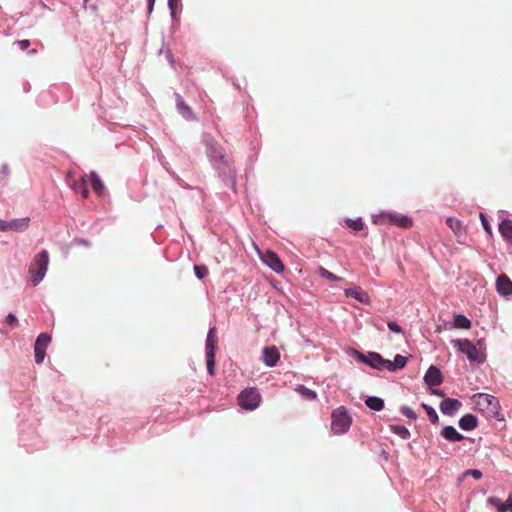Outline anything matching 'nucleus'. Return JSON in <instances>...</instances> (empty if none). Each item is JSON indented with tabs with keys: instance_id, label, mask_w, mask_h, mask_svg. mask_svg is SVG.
Instances as JSON below:
<instances>
[{
	"instance_id": "14",
	"label": "nucleus",
	"mask_w": 512,
	"mask_h": 512,
	"mask_svg": "<svg viewBox=\"0 0 512 512\" xmlns=\"http://www.w3.org/2000/svg\"><path fill=\"white\" fill-rule=\"evenodd\" d=\"M443 376L441 371L436 366H430L427 370L424 381L428 386H437L442 383Z\"/></svg>"
},
{
	"instance_id": "31",
	"label": "nucleus",
	"mask_w": 512,
	"mask_h": 512,
	"mask_svg": "<svg viewBox=\"0 0 512 512\" xmlns=\"http://www.w3.org/2000/svg\"><path fill=\"white\" fill-rule=\"evenodd\" d=\"M407 363V358L402 355H396L393 361V365L395 367V371L398 369H402L405 367Z\"/></svg>"
},
{
	"instance_id": "8",
	"label": "nucleus",
	"mask_w": 512,
	"mask_h": 512,
	"mask_svg": "<svg viewBox=\"0 0 512 512\" xmlns=\"http://www.w3.org/2000/svg\"><path fill=\"white\" fill-rule=\"evenodd\" d=\"M88 175H84L79 180H75L72 178L69 173L67 176L68 185L75 191L81 194L83 198H87L89 195V190L87 188Z\"/></svg>"
},
{
	"instance_id": "46",
	"label": "nucleus",
	"mask_w": 512,
	"mask_h": 512,
	"mask_svg": "<svg viewBox=\"0 0 512 512\" xmlns=\"http://www.w3.org/2000/svg\"><path fill=\"white\" fill-rule=\"evenodd\" d=\"M38 53V51L36 49H31L29 51V54H32V55H36Z\"/></svg>"
},
{
	"instance_id": "41",
	"label": "nucleus",
	"mask_w": 512,
	"mask_h": 512,
	"mask_svg": "<svg viewBox=\"0 0 512 512\" xmlns=\"http://www.w3.org/2000/svg\"><path fill=\"white\" fill-rule=\"evenodd\" d=\"M461 406V403L456 399L450 398V411L457 410Z\"/></svg>"
},
{
	"instance_id": "22",
	"label": "nucleus",
	"mask_w": 512,
	"mask_h": 512,
	"mask_svg": "<svg viewBox=\"0 0 512 512\" xmlns=\"http://www.w3.org/2000/svg\"><path fill=\"white\" fill-rule=\"evenodd\" d=\"M471 321L462 314H456L454 315L453 319V327L456 329H470L471 328Z\"/></svg>"
},
{
	"instance_id": "34",
	"label": "nucleus",
	"mask_w": 512,
	"mask_h": 512,
	"mask_svg": "<svg viewBox=\"0 0 512 512\" xmlns=\"http://www.w3.org/2000/svg\"><path fill=\"white\" fill-rule=\"evenodd\" d=\"M463 436L452 426H450V442L460 441Z\"/></svg>"
},
{
	"instance_id": "11",
	"label": "nucleus",
	"mask_w": 512,
	"mask_h": 512,
	"mask_svg": "<svg viewBox=\"0 0 512 512\" xmlns=\"http://www.w3.org/2000/svg\"><path fill=\"white\" fill-rule=\"evenodd\" d=\"M450 229L453 230L459 244H466L468 239L467 230L459 220H453L450 218Z\"/></svg>"
},
{
	"instance_id": "4",
	"label": "nucleus",
	"mask_w": 512,
	"mask_h": 512,
	"mask_svg": "<svg viewBox=\"0 0 512 512\" xmlns=\"http://www.w3.org/2000/svg\"><path fill=\"white\" fill-rule=\"evenodd\" d=\"M261 402V395L256 388H247L238 396V404L246 410L256 409Z\"/></svg>"
},
{
	"instance_id": "10",
	"label": "nucleus",
	"mask_w": 512,
	"mask_h": 512,
	"mask_svg": "<svg viewBox=\"0 0 512 512\" xmlns=\"http://www.w3.org/2000/svg\"><path fill=\"white\" fill-rule=\"evenodd\" d=\"M357 358L359 361L369 365L375 369H381V363L383 361V357L376 352H370L368 355H364L362 353L357 352Z\"/></svg>"
},
{
	"instance_id": "21",
	"label": "nucleus",
	"mask_w": 512,
	"mask_h": 512,
	"mask_svg": "<svg viewBox=\"0 0 512 512\" xmlns=\"http://www.w3.org/2000/svg\"><path fill=\"white\" fill-rule=\"evenodd\" d=\"M499 231L506 241L512 244V221L504 220L499 225Z\"/></svg>"
},
{
	"instance_id": "28",
	"label": "nucleus",
	"mask_w": 512,
	"mask_h": 512,
	"mask_svg": "<svg viewBox=\"0 0 512 512\" xmlns=\"http://www.w3.org/2000/svg\"><path fill=\"white\" fill-rule=\"evenodd\" d=\"M422 407L425 409L429 420L433 424L437 423L438 422V415H437L435 409H433L432 407L428 406L427 404H422Z\"/></svg>"
},
{
	"instance_id": "7",
	"label": "nucleus",
	"mask_w": 512,
	"mask_h": 512,
	"mask_svg": "<svg viewBox=\"0 0 512 512\" xmlns=\"http://www.w3.org/2000/svg\"><path fill=\"white\" fill-rule=\"evenodd\" d=\"M261 260L270 267L274 272L281 273L284 270V264L273 251H266L260 255Z\"/></svg>"
},
{
	"instance_id": "25",
	"label": "nucleus",
	"mask_w": 512,
	"mask_h": 512,
	"mask_svg": "<svg viewBox=\"0 0 512 512\" xmlns=\"http://www.w3.org/2000/svg\"><path fill=\"white\" fill-rule=\"evenodd\" d=\"M206 365L207 370L210 375H214L215 373V354L206 353Z\"/></svg>"
},
{
	"instance_id": "24",
	"label": "nucleus",
	"mask_w": 512,
	"mask_h": 512,
	"mask_svg": "<svg viewBox=\"0 0 512 512\" xmlns=\"http://www.w3.org/2000/svg\"><path fill=\"white\" fill-rule=\"evenodd\" d=\"M318 273L321 277L325 278L328 281H340L341 280L340 277L334 275L333 273H331L324 267H319Z\"/></svg>"
},
{
	"instance_id": "12",
	"label": "nucleus",
	"mask_w": 512,
	"mask_h": 512,
	"mask_svg": "<svg viewBox=\"0 0 512 512\" xmlns=\"http://www.w3.org/2000/svg\"><path fill=\"white\" fill-rule=\"evenodd\" d=\"M496 290L502 296H510L512 295V281L510 278L502 274L496 280Z\"/></svg>"
},
{
	"instance_id": "9",
	"label": "nucleus",
	"mask_w": 512,
	"mask_h": 512,
	"mask_svg": "<svg viewBox=\"0 0 512 512\" xmlns=\"http://www.w3.org/2000/svg\"><path fill=\"white\" fill-rule=\"evenodd\" d=\"M280 359V352L276 346L265 347L262 351V360L268 367H274Z\"/></svg>"
},
{
	"instance_id": "2",
	"label": "nucleus",
	"mask_w": 512,
	"mask_h": 512,
	"mask_svg": "<svg viewBox=\"0 0 512 512\" xmlns=\"http://www.w3.org/2000/svg\"><path fill=\"white\" fill-rule=\"evenodd\" d=\"M351 423L352 418L345 407L340 406L333 410L331 414V430L334 434H343L347 432Z\"/></svg>"
},
{
	"instance_id": "23",
	"label": "nucleus",
	"mask_w": 512,
	"mask_h": 512,
	"mask_svg": "<svg viewBox=\"0 0 512 512\" xmlns=\"http://www.w3.org/2000/svg\"><path fill=\"white\" fill-rule=\"evenodd\" d=\"M365 404L367 407H369L370 409H372L374 411H381L384 408L383 399L376 397V396L368 397L365 400Z\"/></svg>"
},
{
	"instance_id": "19",
	"label": "nucleus",
	"mask_w": 512,
	"mask_h": 512,
	"mask_svg": "<svg viewBox=\"0 0 512 512\" xmlns=\"http://www.w3.org/2000/svg\"><path fill=\"white\" fill-rule=\"evenodd\" d=\"M88 178L90 180L91 187L95 191V193L98 196H102L105 191V186H104L103 182L101 181L100 177L97 175V173L91 172L90 175L88 176Z\"/></svg>"
},
{
	"instance_id": "39",
	"label": "nucleus",
	"mask_w": 512,
	"mask_h": 512,
	"mask_svg": "<svg viewBox=\"0 0 512 512\" xmlns=\"http://www.w3.org/2000/svg\"><path fill=\"white\" fill-rule=\"evenodd\" d=\"M16 44L19 45L20 49L21 50H27L30 46V41L29 40H19L16 42Z\"/></svg>"
},
{
	"instance_id": "37",
	"label": "nucleus",
	"mask_w": 512,
	"mask_h": 512,
	"mask_svg": "<svg viewBox=\"0 0 512 512\" xmlns=\"http://www.w3.org/2000/svg\"><path fill=\"white\" fill-rule=\"evenodd\" d=\"M386 368L389 371H395V367L393 365V361L386 360L383 358V361L381 363V369Z\"/></svg>"
},
{
	"instance_id": "15",
	"label": "nucleus",
	"mask_w": 512,
	"mask_h": 512,
	"mask_svg": "<svg viewBox=\"0 0 512 512\" xmlns=\"http://www.w3.org/2000/svg\"><path fill=\"white\" fill-rule=\"evenodd\" d=\"M487 502L496 507L497 512H512V494H510L505 503H502L499 498L489 497Z\"/></svg>"
},
{
	"instance_id": "33",
	"label": "nucleus",
	"mask_w": 512,
	"mask_h": 512,
	"mask_svg": "<svg viewBox=\"0 0 512 512\" xmlns=\"http://www.w3.org/2000/svg\"><path fill=\"white\" fill-rule=\"evenodd\" d=\"M468 475H471L475 479H480L482 477V473L480 470L470 469V470H466L465 472L462 473L461 477L459 478V481H462L463 478H465Z\"/></svg>"
},
{
	"instance_id": "1",
	"label": "nucleus",
	"mask_w": 512,
	"mask_h": 512,
	"mask_svg": "<svg viewBox=\"0 0 512 512\" xmlns=\"http://www.w3.org/2000/svg\"><path fill=\"white\" fill-rule=\"evenodd\" d=\"M49 264V254L47 250H42L33 259L29 267V280L33 286L38 285L46 275Z\"/></svg>"
},
{
	"instance_id": "45",
	"label": "nucleus",
	"mask_w": 512,
	"mask_h": 512,
	"mask_svg": "<svg viewBox=\"0 0 512 512\" xmlns=\"http://www.w3.org/2000/svg\"><path fill=\"white\" fill-rule=\"evenodd\" d=\"M155 0H148V10L149 12H152L154 7Z\"/></svg>"
},
{
	"instance_id": "5",
	"label": "nucleus",
	"mask_w": 512,
	"mask_h": 512,
	"mask_svg": "<svg viewBox=\"0 0 512 512\" xmlns=\"http://www.w3.org/2000/svg\"><path fill=\"white\" fill-rule=\"evenodd\" d=\"M51 342V336L48 333H41L34 344L35 361L41 364L46 356V348Z\"/></svg>"
},
{
	"instance_id": "3",
	"label": "nucleus",
	"mask_w": 512,
	"mask_h": 512,
	"mask_svg": "<svg viewBox=\"0 0 512 512\" xmlns=\"http://www.w3.org/2000/svg\"><path fill=\"white\" fill-rule=\"evenodd\" d=\"M458 352L466 355L471 363L481 364L485 360V354L480 351L472 342L467 339H458L452 341Z\"/></svg>"
},
{
	"instance_id": "29",
	"label": "nucleus",
	"mask_w": 512,
	"mask_h": 512,
	"mask_svg": "<svg viewBox=\"0 0 512 512\" xmlns=\"http://www.w3.org/2000/svg\"><path fill=\"white\" fill-rule=\"evenodd\" d=\"M178 109L182 112L183 116L189 118L192 115V111L188 105L184 103V101L179 98L177 101Z\"/></svg>"
},
{
	"instance_id": "16",
	"label": "nucleus",
	"mask_w": 512,
	"mask_h": 512,
	"mask_svg": "<svg viewBox=\"0 0 512 512\" xmlns=\"http://www.w3.org/2000/svg\"><path fill=\"white\" fill-rule=\"evenodd\" d=\"M478 404L486 405V408L488 409V411L490 413H496L499 408V402H498L497 398L494 396L487 395V394L479 395Z\"/></svg>"
},
{
	"instance_id": "32",
	"label": "nucleus",
	"mask_w": 512,
	"mask_h": 512,
	"mask_svg": "<svg viewBox=\"0 0 512 512\" xmlns=\"http://www.w3.org/2000/svg\"><path fill=\"white\" fill-rule=\"evenodd\" d=\"M194 271L198 279H203L208 274V268L204 265H195Z\"/></svg>"
},
{
	"instance_id": "17",
	"label": "nucleus",
	"mask_w": 512,
	"mask_h": 512,
	"mask_svg": "<svg viewBox=\"0 0 512 512\" xmlns=\"http://www.w3.org/2000/svg\"><path fill=\"white\" fill-rule=\"evenodd\" d=\"M345 295L347 297H353L363 304H368L370 297L361 287L345 289Z\"/></svg>"
},
{
	"instance_id": "44",
	"label": "nucleus",
	"mask_w": 512,
	"mask_h": 512,
	"mask_svg": "<svg viewBox=\"0 0 512 512\" xmlns=\"http://www.w3.org/2000/svg\"><path fill=\"white\" fill-rule=\"evenodd\" d=\"M448 435H449V432H448V426L444 427L442 430H441V436L448 440Z\"/></svg>"
},
{
	"instance_id": "43",
	"label": "nucleus",
	"mask_w": 512,
	"mask_h": 512,
	"mask_svg": "<svg viewBox=\"0 0 512 512\" xmlns=\"http://www.w3.org/2000/svg\"><path fill=\"white\" fill-rule=\"evenodd\" d=\"M177 2L178 0H168V5L172 12H174V10L176 9Z\"/></svg>"
},
{
	"instance_id": "40",
	"label": "nucleus",
	"mask_w": 512,
	"mask_h": 512,
	"mask_svg": "<svg viewBox=\"0 0 512 512\" xmlns=\"http://www.w3.org/2000/svg\"><path fill=\"white\" fill-rule=\"evenodd\" d=\"M440 410L443 414H448V399H443L441 401Z\"/></svg>"
},
{
	"instance_id": "13",
	"label": "nucleus",
	"mask_w": 512,
	"mask_h": 512,
	"mask_svg": "<svg viewBox=\"0 0 512 512\" xmlns=\"http://www.w3.org/2000/svg\"><path fill=\"white\" fill-rule=\"evenodd\" d=\"M387 221L397 225L398 227L408 229L412 227L413 221L411 218L405 215L397 214V213H389L384 216Z\"/></svg>"
},
{
	"instance_id": "27",
	"label": "nucleus",
	"mask_w": 512,
	"mask_h": 512,
	"mask_svg": "<svg viewBox=\"0 0 512 512\" xmlns=\"http://www.w3.org/2000/svg\"><path fill=\"white\" fill-rule=\"evenodd\" d=\"M346 223H347V225H348L351 229H353V230H355V231H361V230H363V228H364V223H363V221H362L360 218L355 219V220H353V219H348V220L346 221Z\"/></svg>"
},
{
	"instance_id": "36",
	"label": "nucleus",
	"mask_w": 512,
	"mask_h": 512,
	"mask_svg": "<svg viewBox=\"0 0 512 512\" xmlns=\"http://www.w3.org/2000/svg\"><path fill=\"white\" fill-rule=\"evenodd\" d=\"M401 413L404 416H406L408 418H411V419H416V417H417L416 414L414 413V411L411 408H409V407H402L401 408Z\"/></svg>"
},
{
	"instance_id": "26",
	"label": "nucleus",
	"mask_w": 512,
	"mask_h": 512,
	"mask_svg": "<svg viewBox=\"0 0 512 512\" xmlns=\"http://www.w3.org/2000/svg\"><path fill=\"white\" fill-rule=\"evenodd\" d=\"M298 391L301 393V395L308 399V400H315L317 398V394L315 391L305 387V386H300Z\"/></svg>"
},
{
	"instance_id": "18",
	"label": "nucleus",
	"mask_w": 512,
	"mask_h": 512,
	"mask_svg": "<svg viewBox=\"0 0 512 512\" xmlns=\"http://www.w3.org/2000/svg\"><path fill=\"white\" fill-rule=\"evenodd\" d=\"M478 419L472 414H466L459 420V426L462 430L470 431L477 427Z\"/></svg>"
},
{
	"instance_id": "6",
	"label": "nucleus",
	"mask_w": 512,
	"mask_h": 512,
	"mask_svg": "<svg viewBox=\"0 0 512 512\" xmlns=\"http://www.w3.org/2000/svg\"><path fill=\"white\" fill-rule=\"evenodd\" d=\"M29 225H30L29 217L13 219L9 222L1 220L0 221V232H6V231L23 232L28 229Z\"/></svg>"
},
{
	"instance_id": "42",
	"label": "nucleus",
	"mask_w": 512,
	"mask_h": 512,
	"mask_svg": "<svg viewBox=\"0 0 512 512\" xmlns=\"http://www.w3.org/2000/svg\"><path fill=\"white\" fill-rule=\"evenodd\" d=\"M481 221H482V225L484 227V229L489 233L491 234V227L488 223V221L485 219V217L483 216V214H481Z\"/></svg>"
},
{
	"instance_id": "20",
	"label": "nucleus",
	"mask_w": 512,
	"mask_h": 512,
	"mask_svg": "<svg viewBox=\"0 0 512 512\" xmlns=\"http://www.w3.org/2000/svg\"><path fill=\"white\" fill-rule=\"evenodd\" d=\"M217 341L216 328L212 327L206 338V353L215 354Z\"/></svg>"
},
{
	"instance_id": "35",
	"label": "nucleus",
	"mask_w": 512,
	"mask_h": 512,
	"mask_svg": "<svg viewBox=\"0 0 512 512\" xmlns=\"http://www.w3.org/2000/svg\"><path fill=\"white\" fill-rule=\"evenodd\" d=\"M6 323L13 328L16 327L18 325V319L16 315H14L13 313H9L6 317Z\"/></svg>"
},
{
	"instance_id": "30",
	"label": "nucleus",
	"mask_w": 512,
	"mask_h": 512,
	"mask_svg": "<svg viewBox=\"0 0 512 512\" xmlns=\"http://www.w3.org/2000/svg\"><path fill=\"white\" fill-rule=\"evenodd\" d=\"M391 429L394 433L399 435L402 439H407L410 436V432L404 426H392Z\"/></svg>"
},
{
	"instance_id": "38",
	"label": "nucleus",
	"mask_w": 512,
	"mask_h": 512,
	"mask_svg": "<svg viewBox=\"0 0 512 512\" xmlns=\"http://www.w3.org/2000/svg\"><path fill=\"white\" fill-rule=\"evenodd\" d=\"M388 328L392 332H395V333H401L402 332L401 327L396 322H393V321L388 322Z\"/></svg>"
}]
</instances>
